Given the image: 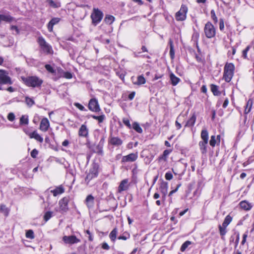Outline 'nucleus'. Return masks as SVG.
Returning a JSON list of instances; mask_svg holds the SVG:
<instances>
[{"label":"nucleus","mask_w":254,"mask_h":254,"mask_svg":"<svg viewBox=\"0 0 254 254\" xmlns=\"http://www.w3.org/2000/svg\"><path fill=\"white\" fill-rule=\"evenodd\" d=\"M23 83L28 87L39 88L43 84V80L37 76H21Z\"/></svg>","instance_id":"nucleus-1"},{"label":"nucleus","mask_w":254,"mask_h":254,"mask_svg":"<svg viewBox=\"0 0 254 254\" xmlns=\"http://www.w3.org/2000/svg\"><path fill=\"white\" fill-rule=\"evenodd\" d=\"M99 168V165L98 163H93L92 164L90 169L86 171V177L84 181L86 185H88L91 180L98 177Z\"/></svg>","instance_id":"nucleus-2"},{"label":"nucleus","mask_w":254,"mask_h":254,"mask_svg":"<svg viewBox=\"0 0 254 254\" xmlns=\"http://www.w3.org/2000/svg\"><path fill=\"white\" fill-rule=\"evenodd\" d=\"M235 70V66L233 63L227 62L224 67L223 79L226 82H230L233 78Z\"/></svg>","instance_id":"nucleus-3"},{"label":"nucleus","mask_w":254,"mask_h":254,"mask_svg":"<svg viewBox=\"0 0 254 254\" xmlns=\"http://www.w3.org/2000/svg\"><path fill=\"white\" fill-rule=\"evenodd\" d=\"M200 137L202 140L198 143L201 153L205 155L207 152V144L208 142V132L206 129H202L200 133Z\"/></svg>","instance_id":"nucleus-4"},{"label":"nucleus","mask_w":254,"mask_h":254,"mask_svg":"<svg viewBox=\"0 0 254 254\" xmlns=\"http://www.w3.org/2000/svg\"><path fill=\"white\" fill-rule=\"evenodd\" d=\"M232 220L233 217L229 214L227 215L225 217L222 225L219 224L218 226L219 234L221 236V239L223 240H225V236L227 233V227L232 221Z\"/></svg>","instance_id":"nucleus-5"},{"label":"nucleus","mask_w":254,"mask_h":254,"mask_svg":"<svg viewBox=\"0 0 254 254\" xmlns=\"http://www.w3.org/2000/svg\"><path fill=\"white\" fill-rule=\"evenodd\" d=\"M203 31L206 38L213 39L216 36L217 29L210 21H207L204 25Z\"/></svg>","instance_id":"nucleus-6"},{"label":"nucleus","mask_w":254,"mask_h":254,"mask_svg":"<svg viewBox=\"0 0 254 254\" xmlns=\"http://www.w3.org/2000/svg\"><path fill=\"white\" fill-rule=\"evenodd\" d=\"M103 16L104 14L101 10L94 7L90 16L92 24L94 26L98 24L102 20Z\"/></svg>","instance_id":"nucleus-7"},{"label":"nucleus","mask_w":254,"mask_h":254,"mask_svg":"<svg viewBox=\"0 0 254 254\" xmlns=\"http://www.w3.org/2000/svg\"><path fill=\"white\" fill-rule=\"evenodd\" d=\"M37 42L42 50V51L46 54L49 55L53 53L52 48L42 37L40 36L38 38Z\"/></svg>","instance_id":"nucleus-8"},{"label":"nucleus","mask_w":254,"mask_h":254,"mask_svg":"<svg viewBox=\"0 0 254 254\" xmlns=\"http://www.w3.org/2000/svg\"><path fill=\"white\" fill-rule=\"evenodd\" d=\"M188 7L186 4H182L180 10L175 14V19L177 21H183L187 19Z\"/></svg>","instance_id":"nucleus-9"},{"label":"nucleus","mask_w":254,"mask_h":254,"mask_svg":"<svg viewBox=\"0 0 254 254\" xmlns=\"http://www.w3.org/2000/svg\"><path fill=\"white\" fill-rule=\"evenodd\" d=\"M109 146L113 147H119L123 144V140L118 136L113 135L112 133H110L108 140Z\"/></svg>","instance_id":"nucleus-10"},{"label":"nucleus","mask_w":254,"mask_h":254,"mask_svg":"<svg viewBox=\"0 0 254 254\" xmlns=\"http://www.w3.org/2000/svg\"><path fill=\"white\" fill-rule=\"evenodd\" d=\"M23 131L30 138H34L37 141L42 143L43 142V137L37 132V130H34L32 132H30L28 127L24 128Z\"/></svg>","instance_id":"nucleus-11"},{"label":"nucleus","mask_w":254,"mask_h":254,"mask_svg":"<svg viewBox=\"0 0 254 254\" xmlns=\"http://www.w3.org/2000/svg\"><path fill=\"white\" fill-rule=\"evenodd\" d=\"M11 78L8 75L7 72L3 69H0V85L12 84Z\"/></svg>","instance_id":"nucleus-12"},{"label":"nucleus","mask_w":254,"mask_h":254,"mask_svg":"<svg viewBox=\"0 0 254 254\" xmlns=\"http://www.w3.org/2000/svg\"><path fill=\"white\" fill-rule=\"evenodd\" d=\"M138 153H131L127 155H125L122 157L121 160L122 164H125L128 162H135L138 159Z\"/></svg>","instance_id":"nucleus-13"},{"label":"nucleus","mask_w":254,"mask_h":254,"mask_svg":"<svg viewBox=\"0 0 254 254\" xmlns=\"http://www.w3.org/2000/svg\"><path fill=\"white\" fill-rule=\"evenodd\" d=\"M88 108L92 112H99L101 111L98 100L95 98H92L89 100Z\"/></svg>","instance_id":"nucleus-14"},{"label":"nucleus","mask_w":254,"mask_h":254,"mask_svg":"<svg viewBox=\"0 0 254 254\" xmlns=\"http://www.w3.org/2000/svg\"><path fill=\"white\" fill-rule=\"evenodd\" d=\"M69 202V197L64 196L62 198L59 202L60 209L61 211L66 212L68 210V204Z\"/></svg>","instance_id":"nucleus-15"},{"label":"nucleus","mask_w":254,"mask_h":254,"mask_svg":"<svg viewBox=\"0 0 254 254\" xmlns=\"http://www.w3.org/2000/svg\"><path fill=\"white\" fill-rule=\"evenodd\" d=\"M62 240L64 244L70 245L80 242V240L75 235L64 236Z\"/></svg>","instance_id":"nucleus-16"},{"label":"nucleus","mask_w":254,"mask_h":254,"mask_svg":"<svg viewBox=\"0 0 254 254\" xmlns=\"http://www.w3.org/2000/svg\"><path fill=\"white\" fill-rule=\"evenodd\" d=\"M50 127V123L47 118H43L40 123L39 129L43 132H46L49 130Z\"/></svg>","instance_id":"nucleus-17"},{"label":"nucleus","mask_w":254,"mask_h":254,"mask_svg":"<svg viewBox=\"0 0 254 254\" xmlns=\"http://www.w3.org/2000/svg\"><path fill=\"white\" fill-rule=\"evenodd\" d=\"M253 105V100L252 98H250L247 101L246 106L244 107L245 110H244V116H245V119H244V123H245L248 119L247 118V115L251 112L252 106Z\"/></svg>","instance_id":"nucleus-18"},{"label":"nucleus","mask_w":254,"mask_h":254,"mask_svg":"<svg viewBox=\"0 0 254 254\" xmlns=\"http://www.w3.org/2000/svg\"><path fill=\"white\" fill-rule=\"evenodd\" d=\"M129 186L128 180L127 179H124L121 182L118 188V192L121 193L123 191L127 190L129 188Z\"/></svg>","instance_id":"nucleus-19"},{"label":"nucleus","mask_w":254,"mask_h":254,"mask_svg":"<svg viewBox=\"0 0 254 254\" xmlns=\"http://www.w3.org/2000/svg\"><path fill=\"white\" fill-rule=\"evenodd\" d=\"M240 208L246 211H250L253 207L252 203H250L246 200H242L239 203Z\"/></svg>","instance_id":"nucleus-20"},{"label":"nucleus","mask_w":254,"mask_h":254,"mask_svg":"<svg viewBox=\"0 0 254 254\" xmlns=\"http://www.w3.org/2000/svg\"><path fill=\"white\" fill-rule=\"evenodd\" d=\"M88 129L85 125H82L78 130V135L80 137L87 138L89 134Z\"/></svg>","instance_id":"nucleus-21"},{"label":"nucleus","mask_w":254,"mask_h":254,"mask_svg":"<svg viewBox=\"0 0 254 254\" xmlns=\"http://www.w3.org/2000/svg\"><path fill=\"white\" fill-rule=\"evenodd\" d=\"M60 21V18L54 17L49 21L47 25V28L49 32H52L53 31V27L55 25L58 24Z\"/></svg>","instance_id":"nucleus-22"},{"label":"nucleus","mask_w":254,"mask_h":254,"mask_svg":"<svg viewBox=\"0 0 254 254\" xmlns=\"http://www.w3.org/2000/svg\"><path fill=\"white\" fill-rule=\"evenodd\" d=\"M64 188L62 185L56 187L55 189L51 190L50 192L53 194V196H57L61 194L64 192Z\"/></svg>","instance_id":"nucleus-23"},{"label":"nucleus","mask_w":254,"mask_h":254,"mask_svg":"<svg viewBox=\"0 0 254 254\" xmlns=\"http://www.w3.org/2000/svg\"><path fill=\"white\" fill-rule=\"evenodd\" d=\"M196 116L195 114L194 113L190 118L187 121L186 125H185V127H192L196 122Z\"/></svg>","instance_id":"nucleus-24"},{"label":"nucleus","mask_w":254,"mask_h":254,"mask_svg":"<svg viewBox=\"0 0 254 254\" xmlns=\"http://www.w3.org/2000/svg\"><path fill=\"white\" fill-rule=\"evenodd\" d=\"M141 52H136V53H134V56L135 57H142L143 58H147V59H150V57L148 55L145 54V55H143V56L140 55V54L141 53H144V52L148 53V50L147 48L146 47V46H142L141 48Z\"/></svg>","instance_id":"nucleus-25"},{"label":"nucleus","mask_w":254,"mask_h":254,"mask_svg":"<svg viewBox=\"0 0 254 254\" xmlns=\"http://www.w3.org/2000/svg\"><path fill=\"white\" fill-rule=\"evenodd\" d=\"M169 77L171 84L174 86H176L181 81L180 78L172 72L170 74Z\"/></svg>","instance_id":"nucleus-26"},{"label":"nucleus","mask_w":254,"mask_h":254,"mask_svg":"<svg viewBox=\"0 0 254 254\" xmlns=\"http://www.w3.org/2000/svg\"><path fill=\"white\" fill-rule=\"evenodd\" d=\"M210 90L212 92V94L214 96H220L221 94V92L219 90V86L214 84H211L210 85Z\"/></svg>","instance_id":"nucleus-27"},{"label":"nucleus","mask_w":254,"mask_h":254,"mask_svg":"<svg viewBox=\"0 0 254 254\" xmlns=\"http://www.w3.org/2000/svg\"><path fill=\"white\" fill-rule=\"evenodd\" d=\"M118 233V229L117 227H115L112 231L110 232L109 234V238L111 240V241L113 243H115L117 235Z\"/></svg>","instance_id":"nucleus-28"},{"label":"nucleus","mask_w":254,"mask_h":254,"mask_svg":"<svg viewBox=\"0 0 254 254\" xmlns=\"http://www.w3.org/2000/svg\"><path fill=\"white\" fill-rule=\"evenodd\" d=\"M172 149L165 150L163 154L159 157V161L163 160L166 161L168 155L172 152Z\"/></svg>","instance_id":"nucleus-29"},{"label":"nucleus","mask_w":254,"mask_h":254,"mask_svg":"<svg viewBox=\"0 0 254 254\" xmlns=\"http://www.w3.org/2000/svg\"><path fill=\"white\" fill-rule=\"evenodd\" d=\"M14 20V18L9 14H0V21H3L6 22H11Z\"/></svg>","instance_id":"nucleus-30"},{"label":"nucleus","mask_w":254,"mask_h":254,"mask_svg":"<svg viewBox=\"0 0 254 254\" xmlns=\"http://www.w3.org/2000/svg\"><path fill=\"white\" fill-rule=\"evenodd\" d=\"M94 200V198L91 194L87 195L85 199V203L88 207H91L93 206Z\"/></svg>","instance_id":"nucleus-31"},{"label":"nucleus","mask_w":254,"mask_h":254,"mask_svg":"<svg viewBox=\"0 0 254 254\" xmlns=\"http://www.w3.org/2000/svg\"><path fill=\"white\" fill-rule=\"evenodd\" d=\"M169 44L170 45L169 54H170V58L172 60H173L175 58V50H174V48L173 42L171 39H170L169 40Z\"/></svg>","instance_id":"nucleus-32"},{"label":"nucleus","mask_w":254,"mask_h":254,"mask_svg":"<svg viewBox=\"0 0 254 254\" xmlns=\"http://www.w3.org/2000/svg\"><path fill=\"white\" fill-rule=\"evenodd\" d=\"M146 83V79L143 75H140L137 76V81L134 82L133 84L135 85H140L144 84Z\"/></svg>","instance_id":"nucleus-33"},{"label":"nucleus","mask_w":254,"mask_h":254,"mask_svg":"<svg viewBox=\"0 0 254 254\" xmlns=\"http://www.w3.org/2000/svg\"><path fill=\"white\" fill-rule=\"evenodd\" d=\"M131 128H132L137 133H142L143 132V129L140 127L139 123L136 122H134L132 123Z\"/></svg>","instance_id":"nucleus-34"},{"label":"nucleus","mask_w":254,"mask_h":254,"mask_svg":"<svg viewBox=\"0 0 254 254\" xmlns=\"http://www.w3.org/2000/svg\"><path fill=\"white\" fill-rule=\"evenodd\" d=\"M115 20V18L114 16L107 14L105 16L104 18L105 22L107 24H112Z\"/></svg>","instance_id":"nucleus-35"},{"label":"nucleus","mask_w":254,"mask_h":254,"mask_svg":"<svg viewBox=\"0 0 254 254\" xmlns=\"http://www.w3.org/2000/svg\"><path fill=\"white\" fill-rule=\"evenodd\" d=\"M251 48L250 45H248L242 52V58L245 60H249L248 56V53Z\"/></svg>","instance_id":"nucleus-36"},{"label":"nucleus","mask_w":254,"mask_h":254,"mask_svg":"<svg viewBox=\"0 0 254 254\" xmlns=\"http://www.w3.org/2000/svg\"><path fill=\"white\" fill-rule=\"evenodd\" d=\"M49 6L53 8H59L61 6V3L60 2H55L53 0H46Z\"/></svg>","instance_id":"nucleus-37"},{"label":"nucleus","mask_w":254,"mask_h":254,"mask_svg":"<svg viewBox=\"0 0 254 254\" xmlns=\"http://www.w3.org/2000/svg\"><path fill=\"white\" fill-rule=\"evenodd\" d=\"M130 234L128 232L125 231L122 234V235H120L118 237V239L120 240H122L124 241H126L127 239H129L130 238Z\"/></svg>","instance_id":"nucleus-38"},{"label":"nucleus","mask_w":254,"mask_h":254,"mask_svg":"<svg viewBox=\"0 0 254 254\" xmlns=\"http://www.w3.org/2000/svg\"><path fill=\"white\" fill-rule=\"evenodd\" d=\"M103 146L98 144L96 146V150L94 151L95 153H97L99 155L103 156L104 155Z\"/></svg>","instance_id":"nucleus-39"},{"label":"nucleus","mask_w":254,"mask_h":254,"mask_svg":"<svg viewBox=\"0 0 254 254\" xmlns=\"http://www.w3.org/2000/svg\"><path fill=\"white\" fill-rule=\"evenodd\" d=\"M91 117L93 119L97 120L99 124L103 123L105 119V116L104 114H102L100 116L92 115Z\"/></svg>","instance_id":"nucleus-40"},{"label":"nucleus","mask_w":254,"mask_h":254,"mask_svg":"<svg viewBox=\"0 0 254 254\" xmlns=\"http://www.w3.org/2000/svg\"><path fill=\"white\" fill-rule=\"evenodd\" d=\"M25 102L26 105L29 107H32L35 104V101L33 99L28 96L25 97Z\"/></svg>","instance_id":"nucleus-41"},{"label":"nucleus","mask_w":254,"mask_h":254,"mask_svg":"<svg viewBox=\"0 0 254 254\" xmlns=\"http://www.w3.org/2000/svg\"><path fill=\"white\" fill-rule=\"evenodd\" d=\"M0 211L3 213L5 216H7L9 214V210L4 204L0 205Z\"/></svg>","instance_id":"nucleus-42"},{"label":"nucleus","mask_w":254,"mask_h":254,"mask_svg":"<svg viewBox=\"0 0 254 254\" xmlns=\"http://www.w3.org/2000/svg\"><path fill=\"white\" fill-rule=\"evenodd\" d=\"M191 244V242L190 241H186L182 245L180 248V251L182 252H185L187 248Z\"/></svg>","instance_id":"nucleus-43"},{"label":"nucleus","mask_w":254,"mask_h":254,"mask_svg":"<svg viewBox=\"0 0 254 254\" xmlns=\"http://www.w3.org/2000/svg\"><path fill=\"white\" fill-rule=\"evenodd\" d=\"M209 145L212 147H214L215 146L216 144H217V139H216V136L215 135H211L210 137V140H209Z\"/></svg>","instance_id":"nucleus-44"},{"label":"nucleus","mask_w":254,"mask_h":254,"mask_svg":"<svg viewBox=\"0 0 254 254\" xmlns=\"http://www.w3.org/2000/svg\"><path fill=\"white\" fill-rule=\"evenodd\" d=\"M25 236L27 238L33 239L35 238L33 231L32 230H28L26 231Z\"/></svg>","instance_id":"nucleus-45"},{"label":"nucleus","mask_w":254,"mask_h":254,"mask_svg":"<svg viewBox=\"0 0 254 254\" xmlns=\"http://www.w3.org/2000/svg\"><path fill=\"white\" fill-rule=\"evenodd\" d=\"M210 15H211V18L212 20H213V22L215 24H216L218 22V18L216 15L215 10L214 9H212L210 11Z\"/></svg>","instance_id":"nucleus-46"},{"label":"nucleus","mask_w":254,"mask_h":254,"mask_svg":"<svg viewBox=\"0 0 254 254\" xmlns=\"http://www.w3.org/2000/svg\"><path fill=\"white\" fill-rule=\"evenodd\" d=\"M53 212L51 211H47L45 213L43 219L45 222H47L52 216Z\"/></svg>","instance_id":"nucleus-47"},{"label":"nucleus","mask_w":254,"mask_h":254,"mask_svg":"<svg viewBox=\"0 0 254 254\" xmlns=\"http://www.w3.org/2000/svg\"><path fill=\"white\" fill-rule=\"evenodd\" d=\"M29 120L27 117L22 116L20 119L19 123L20 125H28Z\"/></svg>","instance_id":"nucleus-48"},{"label":"nucleus","mask_w":254,"mask_h":254,"mask_svg":"<svg viewBox=\"0 0 254 254\" xmlns=\"http://www.w3.org/2000/svg\"><path fill=\"white\" fill-rule=\"evenodd\" d=\"M45 67L46 69V70L49 72L50 73H51L52 74H55L56 73V70L54 69V68L49 64H47L45 65Z\"/></svg>","instance_id":"nucleus-49"},{"label":"nucleus","mask_w":254,"mask_h":254,"mask_svg":"<svg viewBox=\"0 0 254 254\" xmlns=\"http://www.w3.org/2000/svg\"><path fill=\"white\" fill-rule=\"evenodd\" d=\"M123 122L124 124L129 129L131 128V125L130 123V121L128 119L126 118H124L123 119Z\"/></svg>","instance_id":"nucleus-50"},{"label":"nucleus","mask_w":254,"mask_h":254,"mask_svg":"<svg viewBox=\"0 0 254 254\" xmlns=\"http://www.w3.org/2000/svg\"><path fill=\"white\" fill-rule=\"evenodd\" d=\"M74 106L78 108L79 110L82 111H87V110L85 108V107L81 105V104L75 102L74 103Z\"/></svg>","instance_id":"nucleus-51"},{"label":"nucleus","mask_w":254,"mask_h":254,"mask_svg":"<svg viewBox=\"0 0 254 254\" xmlns=\"http://www.w3.org/2000/svg\"><path fill=\"white\" fill-rule=\"evenodd\" d=\"M248 236V231H247L242 236V240L241 241V244L242 246H244L247 241V239Z\"/></svg>","instance_id":"nucleus-52"},{"label":"nucleus","mask_w":254,"mask_h":254,"mask_svg":"<svg viewBox=\"0 0 254 254\" xmlns=\"http://www.w3.org/2000/svg\"><path fill=\"white\" fill-rule=\"evenodd\" d=\"M219 27L220 30L223 32L224 30V20L223 18L219 19Z\"/></svg>","instance_id":"nucleus-53"},{"label":"nucleus","mask_w":254,"mask_h":254,"mask_svg":"<svg viewBox=\"0 0 254 254\" xmlns=\"http://www.w3.org/2000/svg\"><path fill=\"white\" fill-rule=\"evenodd\" d=\"M254 161V160H253L252 159V157H249L247 161L244 162L243 163V166L244 167H246L247 166H248V165L250 164L251 163H252L253 161Z\"/></svg>","instance_id":"nucleus-54"},{"label":"nucleus","mask_w":254,"mask_h":254,"mask_svg":"<svg viewBox=\"0 0 254 254\" xmlns=\"http://www.w3.org/2000/svg\"><path fill=\"white\" fill-rule=\"evenodd\" d=\"M199 37V34L198 32H195L193 33L192 35V39L194 40V41L196 43V45H197Z\"/></svg>","instance_id":"nucleus-55"},{"label":"nucleus","mask_w":254,"mask_h":254,"mask_svg":"<svg viewBox=\"0 0 254 254\" xmlns=\"http://www.w3.org/2000/svg\"><path fill=\"white\" fill-rule=\"evenodd\" d=\"M38 154V151L36 149H34L30 153L31 156L33 158H36Z\"/></svg>","instance_id":"nucleus-56"},{"label":"nucleus","mask_w":254,"mask_h":254,"mask_svg":"<svg viewBox=\"0 0 254 254\" xmlns=\"http://www.w3.org/2000/svg\"><path fill=\"white\" fill-rule=\"evenodd\" d=\"M165 178L166 180H171L173 178V175L170 172H168L166 173L165 175Z\"/></svg>","instance_id":"nucleus-57"},{"label":"nucleus","mask_w":254,"mask_h":254,"mask_svg":"<svg viewBox=\"0 0 254 254\" xmlns=\"http://www.w3.org/2000/svg\"><path fill=\"white\" fill-rule=\"evenodd\" d=\"M181 185H182L181 183H179L178 185H177L176 188L175 190H171L169 192V196H170L173 193H174L176 192H177L178 191V189H179V188L181 186Z\"/></svg>","instance_id":"nucleus-58"},{"label":"nucleus","mask_w":254,"mask_h":254,"mask_svg":"<svg viewBox=\"0 0 254 254\" xmlns=\"http://www.w3.org/2000/svg\"><path fill=\"white\" fill-rule=\"evenodd\" d=\"M7 119L11 122H12L15 119V115L12 113H10L7 115Z\"/></svg>","instance_id":"nucleus-59"},{"label":"nucleus","mask_w":254,"mask_h":254,"mask_svg":"<svg viewBox=\"0 0 254 254\" xmlns=\"http://www.w3.org/2000/svg\"><path fill=\"white\" fill-rule=\"evenodd\" d=\"M64 77L66 79H71L72 77V74L70 72L66 71L64 73Z\"/></svg>","instance_id":"nucleus-60"},{"label":"nucleus","mask_w":254,"mask_h":254,"mask_svg":"<svg viewBox=\"0 0 254 254\" xmlns=\"http://www.w3.org/2000/svg\"><path fill=\"white\" fill-rule=\"evenodd\" d=\"M85 233L88 235V240L90 242L93 240V238L92 236V234L89 230L85 231Z\"/></svg>","instance_id":"nucleus-61"},{"label":"nucleus","mask_w":254,"mask_h":254,"mask_svg":"<svg viewBox=\"0 0 254 254\" xmlns=\"http://www.w3.org/2000/svg\"><path fill=\"white\" fill-rule=\"evenodd\" d=\"M101 248L104 249V250H109L110 249V247L108 245V244L106 243V242H104L102 243V246H101Z\"/></svg>","instance_id":"nucleus-62"},{"label":"nucleus","mask_w":254,"mask_h":254,"mask_svg":"<svg viewBox=\"0 0 254 254\" xmlns=\"http://www.w3.org/2000/svg\"><path fill=\"white\" fill-rule=\"evenodd\" d=\"M135 95V92L132 91L128 95V99L129 100L131 101L133 99L134 96Z\"/></svg>","instance_id":"nucleus-63"},{"label":"nucleus","mask_w":254,"mask_h":254,"mask_svg":"<svg viewBox=\"0 0 254 254\" xmlns=\"http://www.w3.org/2000/svg\"><path fill=\"white\" fill-rule=\"evenodd\" d=\"M229 103V99L228 98H225L224 102H223V104L222 105V107L224 109L226 108L228 106Z\"/></svg>","instance_id":"nucleus-64"}]
</instances>
